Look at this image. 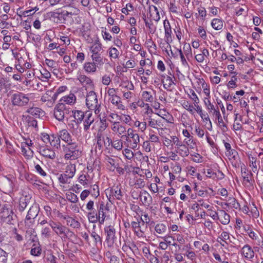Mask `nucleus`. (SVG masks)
I'll use <instances>...</instances> for the list:
<instances>
[{"mask_svg":"<svg viewBox=\"0 0 263 263\" xmlns=\"http://www.w3.org/2000/svg\"><path fill=\"white\" fill-rule=\"evenodd\" d=\"M230 74H234V76H232L231 79L228 82L227 86L229 88H234L236 87L237 86L236 84V81H237L236 75L237 73L236 72H231Z\"/></svg>","mask_w":263,"mask_h":263,"instance_id":"obj_44","label":"nucleus"},{"mask_svg":"<svg viewBox=\"0 0 263 263\" xmlns=\"http://www.w3.org/2000/svg\"><path fill=\"white\" fill-rule=\"evenodd\" d=\"M211 26L216 30H221L223 27V21L221 19L214 18L212 21Z\"/></svg>","mask_w":263,"mask_h":263,"instance_id":"obj_37","label":"nucleus"},{"mask_svg":"<svg viewBox=\"0 0 263 263\" xmlns=\"http://www.w3.org/2000/svg\"><path fill=\"white\" fill-rule=\"evenodd\" d=\"M140 199L142 202V203L146 206H149L152 201L151 196L146 191H144L140 193Z\"/></svg>","mask_w":263,"mask_h":263,"instance_id":"obj_24","label":"nucleus"},{"mask_svg":"<svg viewBox=\"0 0 263 263\" xmlns=\"http://www.w3.org/2000/svg\"><path fill=\"white\" fill-rule=\"evenodd\" d=\"M184 53L183 54L185 55L186 59L189 60L190 58H192L193 54L192 52V49L190 44L187 45H185L183 47Z\"/></svg>","mask_w":263,"mask_h":263,"instance_id":"obj_50","label":"nucleus"},{"mask_svg":"<svg viewBox=\"0 0 263 263\" xmlns=\"http://www.w3.org/2000/svg\"><path fill=\"white\" fill-rule=\"evenodd\" d=\"M147 121L148 126L152 128L157 129V124H158L157 122V119H155L150 116L147 118Z\"/></svg>","mask_w":263,"mask_h":263,"instance_id":"obj_63","label":"nucleus"},{"mask_svg":"<svg viewBox=\"0 0 263 263\" xmlns=\"http://www.w3.org/2000/svg\"><path fill=\"white\" fill-rule=\"evenodd\" d=\"M31 199L30 195L23 196L20 198L18 210L20 212H23L27 207Z\"/></svg>","mask_w":263,"mask_h":263,"instance_id":"obj_25","label":"nucleus"},{"mask_svg":"<svg viewBox=\"0 0 263 263\" xmlns=\"http://www.w3.org/2000/svg\"><path fill=\"white\" fill-rule=\"evenodd\" d=\"M62 147L65 160H76L81 155V151L80 150L79 147L76 142L63 145Z\"/></svg>","mask_w":263,"mask_h":263,"instance_id":"obj_2","label":"nucleus"},{"mask_svg":"<svg viewBox=\"0 0 263 263\" xmlns=\"http://www.w3.org/2000/svg\"><path fill=\"white\" fill-rule=\"evenodd\" d=\"M26 112L35 118H42L45 115V112L43 110L36 107H29L26 110Z\"/></svg>","mask_w":263,"mask_h":263,"instance_id":"obj_20","label":"nucleus"},{"mask_svg":"<svg viewBox=\"0 0 263 263\" xmlns=\"http://www.w3.org/2000/svg\"><path fill=\"white\" fill-rule=\"evenodd\" d=\"M242 255L248 260H252L254 258L255 252L252 248L249 245H245L241 249Z\"/></svg>","mask_w":263,"mask_h":263,"instance_id":"obj_18","label":"nucleus"},{"mask_svg":"<svg viewBox=\"0 0 263 263\" xmlns=\"http://www.w3.org/2000/svg\"><path fill=\"white\" fill-rule=\"evenodd\" d=\"M38 211L36 206H32L29 210L28 213L26 215L25 223V226L28 227L33 224V221H32L31 219H34L37 215Z\"/></svg>","mask_w":263,"mask_h":263,"instance_id":"obj_13","label":"nucleus"},{"mask_svg":"<svg viewBox=\"0 0 263 263\" xmlns=\"http://www.w3.org/2000/svg\"><path fill=\"white\" fill-rule=\"evenodd\" d=\"M60 140L64 141L66 144H69L73 142L71 136L66 129H62L58 133Z\"/></svg>","mask_w":263,"mask_h":263,"instance_id":"obj_22","label":"nucleus"},{"mask_svg":"<svg viewBox=\"0 0 263 263\" xmlns=\"http://www.w3.org/2000/svg\"><path fill=\"white\" fill-rule=\"evenodd\" d=\"M182 105L183 107L189 111L190 114H194L195 113L194 106L189 101H184Z\"/></svg>","mask_w":263,"mask_h":263,"instance_id":"obj_49","label":"nucleus"},{"mask_svg":"<svg viewBox=\"0 0 263 263\" xmlns=\"http://www.w3.org/2000/svg\"><path fill=\"white\" fill-rule=\"evenodd\" d=\"M70 108L64 103H59L54 109V116L56 119L62 121L64 118H68L67 116L71 112Z\"/></svg>","mask_w":263,"mask_h":263,"instance_id":"obj_5","label":"nucleus"},{"mask_svg":"<svg viewBox=\"0 0 263 263\" xmlns=\"http://www.w3.org/2000/svg\"><path fill=\"white\" fill-rule=\"evenodd\" d=\"M52 142H51V146L57 149L60 148L61 140L59 135H55L54 138H53Z\"/></svg>","mask_w":263,"mask_h":263,"instance_id":"obj_61","label":"nucleus"},{"mask_svg":"<svg viewBox=\"0 0 263 263\" xmlns=\"http://www.w3.org/2000/svg\"><path fill=\"white\" fill-rule=\"evenodd\" d=\"M21 152L23 155L28 159L31 158L33 155V151L30 148V147H27L25 148L24 146H22Z\"/></svg>","mask_w":263,"mask_h":263,"instance_id":"obj_45","label":"nucleus"},{"mask_svg":"<svg viewBox=\"0 0 263 263\" xmlns=\"http://www.w3.org/2000/svg\"><path fill=\"white\" fill-rule=\"evenodd\" d=\"M131 149L126 147L122 151L123 155L128 160H132L134 156V153Z\"/></svg>","mask_w":263,"mask_h":263,"instance_id":"obj_51","label":"nucleus"},{"mask_svg":"<svg viewBox=\"0 0 263 263\" xmlns=\"http://www.w3.org/2000/svg\"><path fill=\"white\" fill-rule=\"evenodd\" d=\"M76 171V165L74 164H68L65 169V174H67V175L71 176L73 178L74 176Z\"/></svg>","mask_w":263,"mask_h":263,"instance_id":"obj_43","label":"nucleus"},{"mask_svg":"<svg viewBox=\"0 0 263 263\" xmlns=\"http://www.w3.org/2000/svg\"><path fill=\"white\" fill-rule=\"evenodd\" d=\"M99 65L93 61L86 62L83 65V70L87 74H94L97 71Z\"/></svg>","mask_w":263,"mask_h":263,"instance_id":"obj_16","label":"nucleus"},{"mask_svg":"<svg viewBox=\"0 0 263 263\" xmlns=\"http://www.w3.org/2000/svg\"><path fill=\"white\" fill-rule=\"evenodd\" d=\"M89 191V193L93 196V197L97 198L100 195L99 192V186L97 184H93L90 187Z\"/></svg>","mask_w":263,"mask_h":263,"instance_id":"obj_52","label":"nucleus"},{"mask_svg":"<svg viewBox=\"0 0 263 263\" xmlns=\"http://www.w3.org/2000/svg\"><path fill=\"white\" fill-rule=\"evenodd\" d=\"M98 101L96 93L93 91H90L86 96V104L89 109L97 106Z\"/></svg>","mask_w":263,"mask_h":263,"instance_id":"obj_12","label":"nucleus"},{"mask_svg":"<svg viewBox=\"0 0 263 263\" xmlns=\"http://www.w3.org/2000/svg\"><path fill=\"white\" fill-rule=\"evenodd\" d=\"M107 211V208L105 205L104 202H99L97 205V212L100 218V224H102L105 221L106 218V211Z\"/></svg>","mask_w":263,"mask_h":263,"instance_id":"obj_14","label":"nucleus"},{"mask_svg":"<svg viewBox=\"0 0 263 263\" xmlns=\"http://www.w3.org/2000/svg\"><path fill=\"white\" fill-rule=\"evenodd\" d=\"M72 178V177L65 173L60 174L58 177L60 183L62 184L70 183Z\"/></svg>","mask_w":263,"mask_h":263,"instance_id":"obj_40","label":"nucleus"},{"mask_svg":"<svg viewBox=\"0 0 263 263\" xmlns=\"http://www.w3.org/2000/svg\"><path fill=\"white\" fill-rule=\"evenodd\" d=\"M66 199L72 203H77L79 198L78 196L72 192H68L66 194Z\"/></svg>","mask_w":263,"mask_h":263,"instance_id":"obj_54","label":"nucleus"},{"mask_svg":"<svg viewBox=\"0 0 263 263\" xmlns=\"http://www.w3.org/2000/svg\"><path fill=\"white\" fill-rule=\"evenodd\" d=\"M34 169L35 172L41 176L43 177H45L47 176L46 173L39 164L34 163Z\"/></svg>","mask_w":263,"mask_h":263,"instance_id":"obj_62","label":"nucleus"},{"mask_svg":"<svg viewBox=\"0 0 263 263\" xmlns=\"http://www.w3.org/2000/svg\"><path fill=\"white\" fill-rule=\"evenodd\" d=\"M163 80L162 82L164 89L167 91H171V87L172 85H175L174 82V79H175L174 76H163Z\"/></svg>","mask_w":263,"mask_h":263,"instance_id":"obj_21","label":"nucleus"},{"mask_svg":"<svg viewBox=\"0 0 263 263\" xmlns=\"http://www.w3.org/2000/svg\"><path fill=\"white\" fill-rule=\"evenodd\" d=\"M91 58L92 61H93L96 64L99 65L100 66H102L104 64L103 58L101 57L100 52L91 53Z\"/></svg>","mask_w":263,"mask_h":263,"instance_id":"obj_31","label":"nucleus"},{"mask_svg":"<svg viewBox=\"0 0 263 263\" xmlns=\"http://www.w3.org/2000/svg\"><path fill=\"white\" fill-rule=\"evenodd\" d=\"M51 230L48 227H44L41 231V234L44 238H48L51 236Z\"/></svg>","mask_w":263,"mask_h":263,"instance_id":"obj_55","label":"nucleus"},{"mask_svg":"<svg viewBox=\"0 0 263 263\" xmlns=\"http://www.w3.org/2000/svg\"><path fill=\"white\" fill-rule=\"evenodd\" d=\"M133 125L137 127L139 132L144 133L147 127V123L145 121L140 122L136 120L134 122Z\"/></svg>","mask_w":263,"mask_h":263,"instance_id":"obj_42","label":"nucleus"},{"mask_svg":"<svg viewBox=\"0 0 263 263\" xmlns=\"http://www.w3.org/2000/svg\"><path fill=\"white\" fill-rule=\"evenodd\" d=\"M176 153L182 157H186L190 154L189 147L185 144L183 145L179 149H176Z\"/></svg>","mask_w":263,"mask_h":263,"instance_id":"obj_41","label":"nucleus"},{"mask_svg":"<svg viewBox=\"0 0 263 263\" xmlns=\"http://www.w3.org/2000/svg\"><path fill=\"white\" fill-rule=\"evenodd\" d=\"M83 119L84 130L85 132H88L91 125L93 124L95 122V117L91 112L86 111Z\"/></svg>","mask_w":263,"mask_h":263,"instance_id":"obj_17","label":"nucleus"},{"mask_svg":"<svg viewBox=\"0 0 263 263\" xmlns=\"http://www.w3.org/2000/svg\"><path fill=\"white\" fill-rule=\"evenodd\" d=\"M63 219L66 220V225L73 229H78L81 227V223L74 218L68 215L64 217Z\"/></svg>","mask_w":263,"mask_h":263,"instance_id":"obj_23","label":"nucleus"},{"mask_svg":"<svg viewBox=\"0 0 263 263\" xmlns=\"http://www.w3.org/2000/svg\"><path fill=\"white\" fill-rule=\"evenodd\" d=\"M127 135L125 136L124 145L126 147L133 149L137 148L140 141L139 134L130 128L127 129Z\"/></svg>","mask_w":263,"mask_h":263,"instance_id":"obj_3","label":"nucleus"},{"mask_svg":"<svg viewBox=\"0 0 263 263\" xmlns=\"http://www.w3.org/2000/svg\"><path fill=\"white\" fill-rule=\"evenodd\" d=\"M74 118L77 121L78 123H80L83 120L85 116V114L81 110H71Z\"/></svg>","mask_w":263,"mask_h":263,"instance_id":"obj_39","label":"nucleus"},{"mask_svg":"<svg viewBox=\"0 0 263 263\" xmlns=\"http://www.w3.org/2000/svg\"><path fill=\"white\" fill-rule=\"evenodd\" d=\"M249 237L253 240L255 241V243L258 246L263 245V240L261 237H259L257 234H256L253 231H251L248 234Z\"/></svg>","mask_w":263,"mask_h":263,"instance_id":"obj_32","label":"nucleus"},{"mask_svg":"<svg viewBox=\"0 0 263 263\" xmlns=\"http://www.w3.org/2000/svg\"><path fill=\"white\" fill-rule=\"evenodd\" d=\"M184 142L189 148L194 149L196 146V143L193 137H190L189 139H185Z\"/></svg>","mask_w":263,"mask_h":263,"instance_id":"obj_56","label":"nucleus"},{"mask_svg":"<svg viewBox=\"0 0 263 263\" xmlns=\"http://www.w3.org/2000/svg\"><path fill=\"white\" fill-rule=\"evenodd\" d=\"M166 225L162 223H157L155 227V232L161 236L166 233Z\"/></svg>","mask_w":263,"mask_h":263,"instance_id":"obj_34","label":"nucleus"},{"mask_svg":"<svg viewBox=\"0 0 263 263\" xmlns=\"http://www.w3.org/2000/svg\"><path fill=\"white\" fill-rule=\"evenodd\" d=\"M133 231L138 238H144V230L142 228L143 225L140 224L139 221H132L130 224Z\"/></svg>","mask_w":263,"mask_h":263,"instance_id":"obj_15","label":"nucleus"},{"mask_svg":"<svg viewBox=\"0 0 263 263\" xmlns=\"http://www.w3.org/2000/svg\"><path fill=\"white\" fill-rule=\"evenodd\" d=\"M90 235L93 238L96 246H97L98 244L102 245V238L95 231H92Z\"/></svg>","mask_w":263,"mask_h":263,"instance_id":"obj_57","label":"nucleus"},{"mask_svg":"<svg viewBox=\"0 0 263 263\" xmlns=\"http://www.w3.org/2000/svg\"><path fill=\"white\" fill-rule=\"evenodd\" d=\"M108 53L110 60L117 59L120 55L119 51L116 48L114 47H110L108 49Z\"/></svg>","mask_w":263,"mask_h":263,"instance_id":"obj_36","label":"nucleus"},{"mask_svg":"<svg viewBox=\"0 0 263 263\" xmlns=\"http://www.w3.org/2000/svg\"><path fill=\"white\" fill-rule=\"evenodd\" d=\"M31 93H25L15 91L10 96V100L12 107H23L28 105L30 101Z\"/></svg>","mask_w":263,"mask_h":263,"instance_id":"obj_1","label":"nucleus"},{"mask_svg":"<svg viewBox=\"0 0 263 263\" xmlns=\"http://www.w3.org/2000/svg\"><path fill=\"white\" fill-rule=\"evenodd\" d=\"M220 222L224 225L229 224L230 222V216L226 212L223 210L219 211L218 219Z\"/></svg>","mask_w":263,"mask_h":263,"instance_id":"obj_26","label":"nucleus"},{"mask_svg":"<svg viewBox=\"0 0 263 263\" xmlns=\"http://www.w3.org/2000/svg\"><path fill=\"white\" fill-rule=\"evenodd\" d=\"M40 153L42 156L47 159L53 160L56 158V154L54 151L49 146L41 148Z\"/></svg>","mask_w":263,"mask_h":263,"instance_id":"obj_19","label":"nucleus"},{"mask_svg":"<svg viewBox=\"0 0 263 263\" xmlns=\"http://www.w3.org/2000/svg\"><path fill=\"white\" fill-rule=\"evenodd\" d=\"M177 52L178 53V55H179L181 64L183 67L185 68H189L190 66L187 61V59L185 57V55L183 54L182 50L181 49H177Z\"/></svg>","mask_w":263,"mask_h":263,"instance_id":"obj_38","label":"nucleus"},{"mask_svg":"<svg viewBox=\"0 0 263 263\" xmlns=\"http://www.w3.org/2000/svg\"><path fill=\"white\" fill-rule=\"evenodd\" d=\"M163 26L165 34L164 39L167 44L166 48L171 49L170 43H171L173 42L172 31L170 22L168 20L165 19L163 21Z\"/></svg>","mask_w":263,"mask_h":263,"instance_id":"obj_10","label":"nucleus"},{"mask_svg":"<svg viewBox=\"0 0 263 263\" xmlns=\"http://www.w3.org/2000/svg\"><path fill=\"white\" fill-rule=\"evenodd\" d=\"M110 128L112 133L119 137L122 138L126 135L127 132L126 127L120 122L111 121Z\"/></svg>","mask_w":263,"mask_h":263,"instance_id":"obj_9","label":"nucleus"},{"mask_svg":"<svg viewBox=\"0 0 263 263\" xmlns=\"http://www.w3.org/2000/svg\"><path fill=\"white\" fill-rule=\"evenodd\" d=\"M142 99L146 102H152L154 101V98L151 92L144 91L142 93Z\"/></svg>","mask_w":263,"mask_h":263,"instance_id":"obj_53","label":"nucleus"},{"mask_svg":"<svg viewBox=\"0 0 263 263\" xmlns=\"http://www.w3.org/2000/svg\"><path fill=\"white\" fill-rule=\"evenodd\" d=\"M51 93V91H47L44 95L41 97V101L43 102H47L49 103V106H51L53 105V102L51 99V96L49 94Z\"/></svg>","mask_w":263,"mask_h":263,"instance_id":"obj_47","label":"nucleus"},{"mask_svg":"<svg viewBox=\"0 0 263 263\" xmlns=\"http://www.w3.org/2000/svg\"><path fill=\"white\" fill-rule=\"evenodd\" d=\"M118 89L114 88H108L107 90V95L108 99H112L113 98L118 96L117 95Z\"/></svg>","mask_w":263,"mask_h":263,"instance_id":"obj_60","label":"nucleus"},{"mask_svg":"<svg viewBox=\"0 0 263 263\" xmlns=\"http://www.w3.org/2000/svg\"><path fill=\"white\" fill-rule=\"evenodd\" d=\"M42 249L39 244H33L32 246L30 254L34 256H39L41 254Z\"/></svg>","mask_w":263,"mask_h":263,"instance_id":"obj_46","label":"nucleus"},{"mask_svg":"<svg viewBox=\"0 0 263 263\" xmlns=\"http://www.w3.org/2000/svg\"><path fill=\"white\" fill-rule=\"evenodd\" d=\"M54 233L60 237L62 239H65L68 237V234L70 230L60 222L49 220L48 223Z\"/></svg>","mask_w":263,"mask_h":263,"instance_id":"obj_4","label":"nucleus"},{"mask_svg":"<svg viewBox=\"0 0 263 263\" xmlns=\"http://www.w3.org/2000/svg\"><path fill=\"white\" fill-rule=\"evenodd\" d=\"M142 146L143 150L147 153H149L152 151L151 143L148 140L144 141L142 143Z\"/></svg>","mask_w":263,"mask_h":263,"instance_id":"obj_64","label":"nucleus"},{"mask_svg":"<svg viewBox=\"0 0 263 263\" xmlns=\"http://www.w3.org/2000/svg\"><path fill=\"white\" fill-rule=\"evenodd\" d=\"M203 102L209 112L215 116L219 125L223 127H227V125L222 118L220 111L218 109L215 108L214 105L211 103L210 99H209V98H204Z\"/></svg>","mask_w":263,"mask_h":263,"instance_id":"obj_6","label":"nucleus"},{"mask_svg":"<svg viewBox=\"0 0 263 263\" xmlns=\"http://www.w3.org/2000/svg\"><path fill=\"white\" fill-rule=\"evenodd\" d=\"M77 80L79 81L80 83L86 88H91L93 87V82L92 80L89 77L79 71L77 75Z\"/></svg>","mask_w":263,"mask_h":263,"instance_id":"obj_11","label":"nucleus"},{"mask_svg":"<svg viewBox=\"0 0 263 263\" xmlns=\"http://www.w3.org/2000/svg\"><path fill=\"white\" fill-rule=\"evenodd\" d=\"M105 160L107 164L110 165L109 169L111 171H114L118 165L117 163V158H114L110 156H106Z\"/></svg>","mask_w":263,"mask_h":263,"instance_id":"obj_33","label":"nucleus"},{"mask_svg":"<svg viewBox=\"0 0 263 263\" xmlns=\"http://www.w3.org/2000/svg\"><path fill=\"white\" fill-rule=\"evenodd\" d=\"M87 218L90 222L96 223L98 221L100 223V218L98 215L97 210H93L91 211H88L87 213Z\"/></svg>","mask_w":263,"mask_h":263,"instance_id":"obj_30","label":"nucleus"},{"mask_svg":"<svg viewBox=\"0 0 263 263\" xmlns=\"http://www.w3.org/2000/svg\"><path fill=\"white\" fill-rule=\"evenodd\" d=\"M102 50V44L99 40H96L95 42L90 47V51L91 53L100 52Z\"/></svg>","mask_w":263,"mask_h":263,"instance_id":"obj_35","label":"nucleus"},{"mask_svg":"<svg viewBox=\"0 0 263 263\" xmlns=\"http://www.w3.org/2000/svg\"><path fill=\"white\" fill-rule=\"evenodd\" d=\"M76 100V98L74 94L70 93L68 96L62 97L60 100V103H64L66 105H71L75 103Z\"/></svg>","mask_w":263,"mask_h":263,"instance_id":"obj_29","label":"nucleus"},{"mask_svg":"<svg viewBox=\"0 0 263 263\" xmlns=\"http://www.w3.org/2000/svg\"><path fill=\"white\" fill-rule=\"evenodd\" d=\"M41 76L40 79L43 82H47L51 77V74L49 71L45 69H43L40 71Z\"/></svg>","mask_w":263,"mask_h":263,"instance_id":"obj_48","label":"nucleus"},{"mask_svg":"<svg viewBox=\"0 0 263 263\" xmlns=\"http://www.w3.org/2000/svg\"><path fill=\"white\" fill-rule=\"evenodd\" d=\"M7 80L2 76H0V92L4 89H6L9 85Z\"/></svg>","mask_w":263,"mask_h":263,"instance_id":"obj_59","label":"nucleus"},{"mask_svg":"<svg viewBox=\"0 0 263 263\" xmlns=\"http://www.w3.org/2000/svg\"><path fill=\"white\" fill-rule=\"evenodd\" d=\"M149 140L150 142L153 143H159L160 140L158 136L154 134V132L153 130H150L149 133Z\"/></svg>","mask_w":263,"mask_h":263,"instance_id":"obj_58","label":"nucleus"},{"mask_svg":"<svg viewBox=\"0 0 263 263\" xmlns=\"http://www.w3.org/2000/svg\"><path fill=\"white\" fill-rule=\"evenodd\" d=\"M106 194L108 199L111 203L114 202L115 199L121 200L123 197L121 187L118 185L107 189Z\"/></svg>","mask_w":263,"mask_h":263,"instance_id":"obj_7","label":"nucleus"},{"mask_svg":"<svg viewBox=\"0 0 263 263\" xmlns=\"http://www.w3.org/2000/svg\"><path fill=\"white\" fill-rule=\"evenodd\" d=\"M108 100L112 104L115 105L117 109L123 110L125 109V106L123 104L121 99L119 96L113 98L112 99H108Z\"/></svg>","mask_w":263,"mask_h":263,"instance_id":"obj_28","label":"nucleus"},{"mask_svg":"<svg viewBox=\"0 0 263 263\" xmlns=\"http://www.w3.org/2000/svg\"><path fill=\"white\" fill-rule=\"evenodd\" d=\"M106 235L105 242L108 247H112L117 240L116 230L114 226H109L104 228Z\"/></svg>","mask_w":263,"mask_h":263,"instance_id":"obj_8","label":"nucleus"},{"mask_svg":"<svg viewBox=\"0 0 263 263\" xmlns=\"http://www.w3.org/2000/svg\"><path fill=\"white\" fill-rule=\"evenodd\" d=\"M109 143H111L112 146L117 151H121L123 147L124 142L121 139L111 140L109 137H107Z\"/></svg>","mask_w":263,"mask_h":263,"instance_id":"obj_27","label":"nucleus"}]
</instances>
